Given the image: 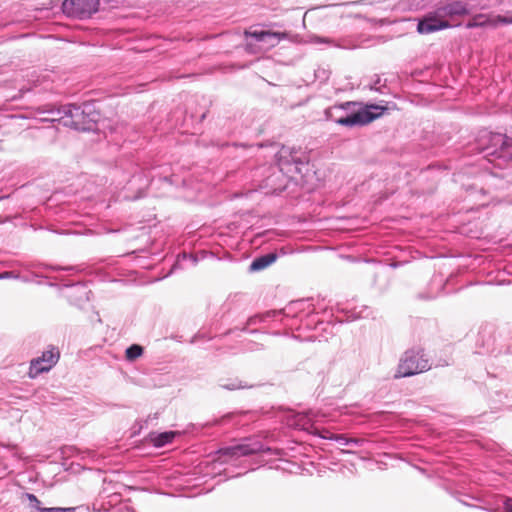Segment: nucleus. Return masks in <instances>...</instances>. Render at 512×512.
<instances>
[{"mask_svg": "<svg viewBox=\"0 0 512 512\" xmlns=\"http://www.w3.org/2000/svg\"><path fill=\"white\" fill-rule=\"evenodd\" d=\"M467 5L462 1H452L437 7V14L445 20L468 14Z\"/></svg>", "mask_w": 512, "mask_h": 512, "instance_id": "12", "label": "nucleus"}, {"mask_svg": "<svg viewBox=\"0 0 512 512\" xmlns=\"http://www.w3.org/2000/svg\"><path fill=\"white\" fill-rule=\"evenodd\" d=\"M276 161L281 172L294 177L303 173V169L309 163V157L301 148L282 146L276 154Z\"/></svg>", "mask_w": 512, "mask_h": 512, "instance_id": "4", "label": "nucleus"}, {"mask_svg": "<svg viewBox=\"0 0 512 512\" xmlns=\"http://www.w3.org/2000/svg\"><path fill=\"white\" fill-rule=\"evenodd\" d=\"M143 347L138 344H132L125 351V357L128 361H134L143 354Z\"/></svg>", "mask_w": 512, "mask_h": 512, "instance_id": "21", "label": "nucleus"}, {"mask_svg": "<svg viewBox=\"0 0 512 512\" xmlns=\"http://www.w3.org/2000/svg\"><path fill=\"white\" fill-rule=\"evenodd\" d=\"M280 314H281V311H279V310H269L264 313H261L262 319L264 320V322L270 321V320L276 318Z\"/></svg>", "mask_w": 512, "mask_h": 512, "instance_id": "27", "label": "nucleus"}, {"mask_svg": "<svg viewBox=\"0 0 512 512\" xmlns=\"http://www.w3.org/2000/svg\"><path fill=\"white\" fill-rule=\"evenodd\" d=\"M277 259L276 253H267L264 255H261L259 257H256L249 266L250 272H257L261 271L268 266H270L272 263H274Z\"/></svg>", "mask_w": 512, "mask_h": 512, "instance_id": "13", "label": "nucleus"}, {"mask_svg": "<svg viewBox=\"0 0 512 512\" xmlns=\"http://www.w3.org/2000/svg\"><path fill=\"white\" fill-rule=\"evenodd\" d=\"M261 323H264V320L262 319L261 313L260 314H255V315H253V316H251V317H249L247 319V322H246L245 326L243 328H241V331H246V332H249L251 334L257 333L259 331L258 329H251V330H249L248 328L250 326L259 325Z\"/></svg>", "mask_w": 512, "mask_h": 512, "instance_id": "19", "label": "nucleus"}, {"mask_svg": "<svg viewBox=\"0 0 512 512\" xmlns=\"http://www.w3.org/2000/svg\"><path fill=\"white\" fill-rule=\"evenodd\" d=\"M90 293L91 291H89L85 285L78 284L72 286L69 298L75 305L80 306L83 303L89 301Z\"/></svg>", "mask_w": 512, "mask_h": 512, "instance_id": "14", "label": "nucleus"}, {"mask_svg": "<svg viewBox=\"0 0 512 512\" xmlns=\"http://www.w3.org/2000/svg\"><path fill=\"white\" fill-rule=\"evenodd\" d=\"M477 149L483 158L500 169L512 163V136L484 132L477 141Z\"/></svg>", "mask_w": 512, "mask_h": 512, "instance_id": "2", "label": "nucleus"}, {"mask_svg": "<svg viewBox=\"0 0 512 512\" xmlns=\"http://www.w3.org/2000/svg\"><path fill=\"white\" fill-rule=\"evenodd\" d=\"M267 32L268 31H264V30H261V31H245V35L247 37H252L254 38L257 42H262L265 40V37H267Z\"/></svg>", "mask_w": 512, "mask_h": 512, "instance_id": "25", "label": "nucleus"}, {"mask_svg": "<svg viewBox=\"0 0 512 512\" xmlns=\"http://www.w3.org/2000/svg\"><path fill=\"white\" fill-rule=\"evenodd\" d=\"M296 425L303 430H309L310 428H312L310 419L305 415H298Z\"/></svg>", "mask_w": 512, "mask_h": 512, "instance_id": "26", "label": "nucleus"}, {"mask_svg": "<svg viewBox=\"0 0 512 512\" xmlns=\"http://www.w3.org/2000/svg\"><path fill=\"white\" fill-rule=\"evenodd\" d=\"M431 368L427 355L422 348L407 350L400 359L395 378L410 377Z\"/></svg>", "mask_w": 512, "mask_h": 512, "instance_id": "5", "label": "nucleus"}, {"mask_svg": "<svg viewBox=\"0 0 512 512\" xmlns=\"http://www.w3.org/2000/svg\"><path fill=\"white\" fill-rule=\"evenodd\" d=\"M99 0H65L62 11L69 17L85 19L97 12Z\"/></svg>", "mask_w": 512, "mask_h": 512, "instance_id": "7", "label": "nucleus"}, {"mask_svg": "<svg viewBox=\"0 0 512 512\" xmlns=\"http://www.w3.org/2000/svg\"><path fill=\"white\" fill-rule=\"evenodd\" d=\"M314 41L316 43H326V44H332L333 40L331 38H325V37H315Z\"/></svg>", "mask_w": 512, "mask_h": 512, "instance_id": "30", "label": "nucleus"}, {"mask_svg": "<svg viewBox=\"0 0 512 512\" xmlns=\"http://www.w3.org/2000/svg\"><path fill=\"white\" fill-rule=\"evenodd\" d=\"M60 358V352L56 347L44 351L42 355L31 361L29 367V377L36 378L41 373L50 371L58 362Z\"/></svg>", "mask_w": 512, "mask_h": 512, "instance_id": "8", "label": "nucleus"}, {"mask_svg": "<svg viewBox=\"0 0 512 512\" xmlns=\"http://www.w3.org/2000/svg\"><path fill=\"white\" fill-rule=\"evenodd\" d=\"M364 3H366L365 0H359V1L350 2V4H364Z\"/></svg>", "mask_w": 512, "mask_h": 512, "instance_id": "35", "label": "nucleus"}, {"mask_svg": "<svg viewBox=\"0 0 512 512\" xmlns=\"http://www.w3.org/2000/svg\"><path fill=\"white\" fill-rule=\"evenodd\" d=\"M52 81L51 73H38L36 71L31 74V78L29 79V82L32 83L33 87L44 85V89H48V85H46V83Z\"/></svg>", "mask_w": 512, "mask_h": 512, "instance_id": "16", "label": "nucleus"}, {"mask_svg": "<svg viewBox=\"0 0 512 512\" xmlns=\"http://www.w3.org/2000/svg\"><path fill=\"white\" fill-rule=\"evenodd\" d=\"M333 439L342 446H355L360 447L365 442L361 438H348L343 434L334 435Z\"/></svg>", "mask_w": 512, "mask_h": 512, "instance_id": "17", "label": "nucleus"}, {"mask_svg": "<svg viewBox=\"0 0 512 512\" xmlns=\"http://www.w3.org/2000/svg\"><path fill=\"white\" fill-rule=\"evenodd\" d=\"M75 508H62V507H51L46 508L44 510H40V512H73Z\"/></svg>", "mask_w": 512, "mask_h": 512, "instance_id": "28", "label": "nucleus"}, {"mask_svg": "<svg viewBox=\"0 0 512 512\" xmlns=\"http://www.w3.org/2000/svg\"><path fill=\"white\" fill-rule=\"evenodd\" d=\"M175 436H176V432L167 431V432H162V433H158V434H151L150 438H151V442L153 443V445L155 447H163V446L171 443Z\"/></svg>", "mask_w": 512, "mask_h": 512, "instance_id": "15", "label": "nucleus"}, {"mask_svg": "<svg viewBox=\"0 0 512 512\" xmlns=\"http://www.w3.org/2000/svg\"><path fill=\"white\" fill-rule=\"evenodd\" d=\"M496 332V327L490 323H486L480 327L477 343L483 347L487 353H502V345L498 344Z\"/></svg>", "mask_w": 512, "mask_h": 512, "instance_id": "9", "label": "nucleus"}, {"mask_svg": "<svg viewBox=\"0 0 512 512\" xmlns=\"http://www.w3.org/2000/svg\"><path fill=\"white\" fill-rule=\"evenodd\" d=\"M66 111L63 117L64 126L80 131L93 130L100 116L94 105L87 102L81 105L66 104Z\"/></svg>", "mask_w": 512, "mask_h": 512, "instance_id": "3", "label": "nucleus"}, {"mask_svg": "<svg viewBox=\"0 0 512 512\" xmlns=\"http://www.w3.org/2000/svg\"><path fill=\"white\" fill-rule=\"evenodd\" d=\"M12 275V272H3V273H0V279H6V278H9L11 277Z\"/></svg>", "mask_w": 512, "mask_h": 512, "instance_id": "33", "label": "nucleus"}, {"mask_svg": "<svg viewBox=\"0 0 512 512\" xmlns=\"http://www.w3.org/2000/svg\"><path fill=\"white\" fill-rule=\"evenodd\" d=\"M302 304V301L291 302L285 308L280 310L281 314L285 317H293L295 316L296 310H298Z\"/></svg>", "mask_w": 512, "mask_h": 512, "instance_id": "24", "label": "nucleus"}, {"mask_svg": "<svg viewBox=\"0 0 512 512\" xmlns=\"http://www.w3.org/2000/svg\"><path fill=\"white\" fill-rule=\"evenodd\" d=\"M285 37V33L280 32H267V37H265V40L261 43H264L267 47H274L276 46L282 38Z\"/></svg>", "mask_w": 512, "mask_h": 512, "instance_id": "20", "label": "nucleus"}, {"mask_svg": "<svg viewBox=\"0 0 512 512\" xmlns=\"http://www.w3.org/2000/svg\"><path fill=\"white\" fill-rule=\"evenodd\" d=\"M233 417H234V415H233V414H227V415L223 416V417L218 421V423H219V424L227 423V422H228V421H230Z\"/></svg>", "mask_w": 512, "mask_h": 512, "instance_id": "32", "label": "nucleus"}, {"mask_svg": "<svg viewBox=\"0 0 512 512\" xmlns=\"http://www.w3.org/2000/svg\"><path fill=\"white\" fill-rule=\"evenodd\" d=\"M450 27L448 20L437 14L435 11L428 13L417 24V31L420 34H429Z\"/></svg>", "mask_w": 512, "mask_h": 512, "instance_id": "10", "label": "nucleus"}, {"mask_svg": "<svg viewBox=\"0 0 512 512\" xmlns=\"http://www.w3.org/2000/svg\"><path fill=\"white\" fill-rule=\"evenodd\" d=\"M264 445L255 439H245L242 443L221 448L217 451L218 460L226 462L230 459H237L243 456H249L256 453L269 451Z\"/></svg>", "mask_w": 512, "mask_h": 512, "instance_id": "6", "label": "nucleus"}, {"mask_svg": "<svg viewBox=\"0 0 512 512\" xmlns=\"http://www.w3.org/2000/svg\"><path fill=\"white\" fill-rule=\"evenodd\" d=\"M64 112L66 111V105L52 106L51 109L47 110V113L51 115V121H58L64 125Z\"/></svg>", "mask_w": 512, "mask_h": 512, "instance_id": "18", "label": "nucleus"}, {"mask_svg": "<svg viewBox=\"0 0 512 512\" xmlns=\"http://www.w3.org/2000/svg\"><path fill=\"white\" fill-rule=\"evenodd\" d=\"M384 108L375 104L362 106L359 102L347 101L325 110L327 120L346 127L364 126L382 115Z\"/></svg>", "mask_w": 512, "mask_h": 512, "instance_id": "1", "label": "nucleus"}, {"mask_svg": "<svg viewBox=\"0 0 512 512\" xmlns=\"http://www.w3.org/2000/svg\"><path fill=\"white\" fill-rule=\"evenodd\" d=\"M51 268L53 270L78 271L77 267H75V266H66V267L53 266Z\"/></svg>", "mask_w": 512, "mask_h": 512, "instance_id": "31", "label": "nucleus"}, {"mask_svg": "<svg viewBox=\"0 0 512 512\" xmlns=\"http://www.w3.org/2000/svg\"><path fill=\"white\" fill-rule=\"evenodd\" d=\"M503 507L506 512H512V498L506 497L503 501Z\"/></svg>", "mask_w": 512, "mask_h": 512, "instance_id": "29", "label": "nucleus"}, {"mask_svg": "<svg viewBox=\"0 0 512 512\" xmlns=\"http://www.w3.org/2000/svg\"><path fill=\"white\" fill-rule=\"evenodd\" d=\"M380 83V78H377V80L374 82V84L371 86V89H374L376 91H379L377 85Z\"/></svg>", "mask_w": 512, "mask_h": 512, "instance_id": "34", "label": "nucleus"}, {"mask_svg": "<svg viewBox=\"0 0 512 512\" xmlns=\"http://www.w3.org/2000/svg\"><path fill=\"white\" fill-rule=\"evenodd\" d=\"M220 387L232 391L236 389L251 388L252 385L243 384V382L239 379H230L227 383H221Z\"/></svg>", "mask_w": 512, "mask_h": 512, "instance_id": "23", "label": "nucleus"}, {"mask_svg": "<svg viewBox=\"0 0 512 512\" xmlns=\"http://www.w3.org/2000/svg\"><path fill=\"white\" fill-rule=\"evenodd\" d=\"M24 497L29 501L30 512H40V510L45 509V507H42L41 501L37 498L36 495L32 493H25Z\"/></svg>", "mask_w": 512, "mask_h": 512, "instance_id": "22", "label": "nucleus"}, {"mask_svg": "<svg viewBox=\"0 0 512 512\" xmlns=\"http://www.w3.org/2000/svg\"><path fill=\"white\" fill-rule=\"evenodd\" d=\"M499 24H512V15L509 16H493L478 14L474 16L467 24V27H497Z\"/></svg>", "mask_w": 512, "mask_h": 512, "instance_id": "11", "label": "nucleus"}]
</instances>
